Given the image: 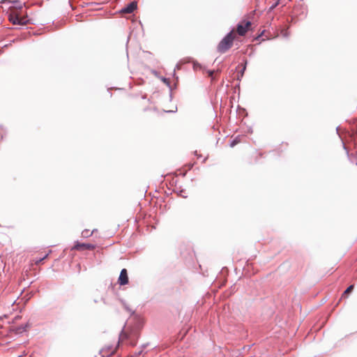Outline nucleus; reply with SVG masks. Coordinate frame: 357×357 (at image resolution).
Listing matches in <instances>:
<instances>
[{
    "mask_svg": "<svg viewBox=\"0 0 357 357\" xmlns=\"http://www.w3.org/2000/svg\"><path fill=\"white\" fill-rule=\"evenodd\" d=\"M96 231H97L96 229H93L91 231H90L89 229H84L82 231V236L84 238H89Z\"/></svg>",
    "mask_w": 357,
    "mask_h": 357,
    "instance_id": "nucleus-8",
    "label": "nucleus"
},
{
    "mask_svg": "<svg viewBox=\"0 0 357 357\" xmlns=\"http://www.w3.org/2000/svg\"><path fill=\"white\" fill-rule=\"evenodd\" d=\"M137 8V2L132 1L121 10L123 13H132Z\"/></svg>",
    "mask_w": 357,
    "mask_h": 357,
    "instance_id": "nucleus-7",
    "label": "nucleus"
},
{
    "mask_svg": "<svg viewBox=\"0 0 357 357\" xmlns=\"http://www.w3.org/2000/svg\"><path fill=\"white\" fill-rule=\"evenodd\" d=\"M96 248V245L91 243H83L79 242H75L72 250L77 251H84L86 250H93Z\"/></svg>",
    "mask_w": 357,
    "mask_h": 357,
    "instance_id": "nucleus-5",
    "label": "nucleus"
},
{
    "mask_svg": "<svg viewBox=\"0 0 357 357\" xmlns=\"http://www.w3.org/2000/svg\"><path fill=\"white\" fill-rule=\"evenodd\" d=\"M213 71H210L209 72V76L211 77L213 75Z\"/></svg>",
    "mask_w": 357,
    "mask_h": 357,
    "instance_id": "nucleus-15",
    "label": "nucleus"
},
{
    "mask_svg": "<svg viewBox=\"0 0 357 357\" xmlns=\"http://www.w3.org/2000/svg\"><path fill=\"white\" fill-rule=\"evenodd\" d=\"M26 325L24 326H20L16 328H13V330L15 331L16 333H22V332L26 331Z\"/></svg>",
    "mask_w": 357,
    "mask_h": 357,
    "instance_id": "nucleus-9",
    "label": "nucleus"
},
{
    "mask_svg": "<svg viewBox=\"0 0 357 357\" xmlns=\"http://www.w3.org/2000/svg\"><path fill=\"white\" fill-rule=\"evenodd\" d=\"M129 279L128 275V272L126 268H123L120 273L118 282L120 285H126L128 283Z\"/></svg>",
    "mask_w": 357,
    "mask_h": 357,
    "instance_id": "nucleus-6",
    "label": "nucleus"
},
{
    "mask_svg": "<svg viewBox=\"0 0 357 357\" xmlns=\"http://www.w3.org/2000/svg\"><path fill=\"white\" fill-rule=\"evenodd\" d=\"M116 347H115V348H112V349H111V351H110L109 355H112V354H114L116 352Z\"/></svg>",
    "mask_w": 357,
    "mask_h": 357,
    "instance_id": "nucleus-13",
    "label": "nucleus"
},
{
    "mask_svg": "<svg viewBox=\"0 0 357 357\" xmlns=\"http://www.w3.org/2000/svg\"><path fill=\"white\" fill-rule=\"evenodd\" d=\"M139 333L137 329L127 326L121 331L119 335V342H120L125 340H129V344L132 346H135L137 343V339Z\"/></svg>",
    "mask_w": 357,
    "mask_h": 357,
    "instance_id": "nucleus-2",
    "label": "nucleus"
},
{
    "mask_svg": "<svg viewBox=\"0 0 357 357\" xmlns=\"http://www.w3.org/2000/svg\"><path fill=\"white\" fill-rule=\"evenodd\" d=\"M8 20L14 25H25L29 22L27 16L23 13L22 7H11L9 10Z\"/></svg>",
    "mask_w": 357,
    "mask_h": 357,
    "instance_id": "nucleus-1",
    "label": "nucleus"
},
{
    "mask_svg": "<svg viewBox=\"0 0 357 357\" xmlns=\"http://www.w3.org/2000/svg\"><path fill=\"white\" fill-rule=\"evenodd\" d=\"M252 26V23L250 21L248 20H243L240 22L237 26L236 29H234L236 31V40L238 39V36H244L246 35L248 31L250 30Z\"/></svg>",
    "mask_w": 357,
    "mask_h": 357,
    "instance_id": "nucleus-4",
    "label": "nucleus"
},
{
    "mask_svg": "<svg viewBox=\"0 0 357 357\" xmlns=\"http://www.w3.org/2000/svg\"><path fill=\"white\" fill-rule=\"evenodd\" d=\"M354 289V285H350L349 287H348L347 288V289L344 291L343 294H342V296H346L347 294H349V293H351Z\"/></svg>",
    "mask_w": 357,
    "mask_h": 357,
    "instance_id": "nucleus-10",
    "label": "nucleus"
},
{
    "mask_svg": "<svg viewBox=\"0 0 357 357\" xmlns=\"http://www.w3.org/2000/svg\"><path fill=\"white\" fill-rule=\"evenodd\" d=\"M43 260L42 259V257L39 258V259H33L31 260V265L33 266V264L35 265H38L39 264L40 262H42Z\"/></svg>",
    "mask_w": 357,
    "mask_h": 357,
    "instance_id": "nucleus-11",
    "label": "nucleus"
},
{
    "mask_svg": "<svg viewBox=\"0 0 357 357\" xmlns=\"http://www.w3.org/2000/svg\"><path fill=\"white\" fill-rule=\"evenodd\" d=\"M51 252H52V251H51V250H50L48 253H47L46 255H43V257H42V259H43V260H45V259H47V257H48V255H49V254H50V253H51Z\"/></svg>",
    "mask_w": 357,
    "mask_h": 357,
    "instance_id": "nucleus-12",
    "label": "nucleus"
},
{
    "mask_svg": "<svg viewBox=\"0 0 357 357\" xmlns=\"http://www.w3.org/2000/svg\"><path fill=\"white\" fill-rule=\"evenodd\" d=\"M234 40H236V31L232 29L219 43L217 47L218 51L222 54L225 53L231 47Z\"/></svg>",
    "mask_w": 357,
    "mask_h": 357,
    "instance_id": "nucleus-3",
    "label": "nucleus"
},
{
    "mask_svg": "<svg viewBox=\"0 0 357 357\" xmlns=\"http://www.w3.org/2000/svg\"><path fill=\"white\" fill-rule=\"evenodd\" d=\"M106 349L104 348L102 349V353L103 354V355L106 354V351H105Z\"/></svg>",
    "mask_w": 357,
    "mask_h": 357,
    "instance_id": "nucleus-14",
    "label": "nucleus"
},
{
    "mask_svg": "<svg viewBox=\"0 0 357 357\" xmlns=\"http://www.w3.org/2000/svg\"><path fill=\"white\" fill-rule=\"evenodd\" d=\"M356 165H357V158H356Z\"/></svg>",
    "mask_w": 357,
    "mask_h": 357,
    "instance_id": "nucleus-17",
    "label": "nucleus"
},
{
    "mask_svg": "<svg viewBox=\"0 0 357 357\" xmlns=\"http://www.w3.org/2000/svg\"><path fill=\"white\" fill-rule=\"evenodd\" d=\"M245 66H244V67H243V71H242V73H241V76H243V71H244V70H245Z\"/></svg>",
    "mask_w": 357,
    "mask_h": 357,
    "instance_id": "nucleus-16",
    "label": "nucleus"
}]
</instances>
